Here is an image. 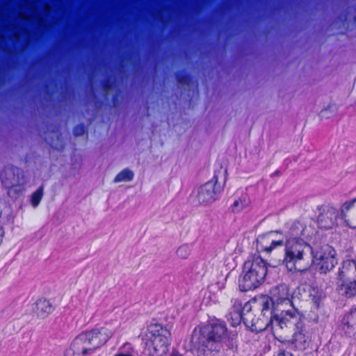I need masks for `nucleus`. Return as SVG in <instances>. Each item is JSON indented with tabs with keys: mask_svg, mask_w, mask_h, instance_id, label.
<instances>
[{
	"mask_svg": "<svg viewBox=\"0 0 356 356\" xmlns=\"http://www.w3.org/2000/svg\"><path fill=\"white\" fill-rule=\"evenodd\" d=\"M53 136L56 137V140H54L53 137L49 139L45 138V140L54 149H62L63 148V141L57 132L52 133Z\"/></svg>",
	"mask_w": 356,
	"mask_h": 356,
	"instance_id": "cd10ccee",
	"label": "nucleus"
},
{
	"mask_svg": "<svg viewBox=\"0 0 356 356\" xmlns=\"http://www.w3.org/2000/svg\"><path fill=\"white\" fill-rule=\"evenodd\" d=\"M315 230L311 226H305L297 222L291 225L285 234L286 242L293 241H305L312 238Z\"/></svg>",
	"mask_w": 356,
	"mask_h": 356,
	"instance_id": "4468645a",
	"label": "nucleus"
},
{
	"mask_svg": "<svg viewBox=\"0 0 356 356\" xmlns=\"http://www.w3.org/2000/svg\"><path fill=\"white\" fill-rule=\"evenodd\" d=\"M12 1L8 6L17 4L16 19L6 25L0 35V49L10 54L16 55L24 52L29 45L30 33L29 26H35L40 31L47 25L46 19L51 13V7L40 0H19Z\"/></svg>",
	"mask_w": 356,
	"mask_h": 356,
	"instance_id": "f257e3e1",
	"label": "nucleus"
},
{
	"mask_svg": "<svg viewBox=\"0 0 356 356\" xmlns=\"http://www.w3.org/2000/svg\"><path fill=\"white\" fill-rule=\"evenodd\" d=\"M341 213L347 225L356 228V198L342 205Z\"/></svg>",
	"mask_w": 356,
	"mask_h": 356,
	"instance_id": "dca6fc26",
	"label": "nucleus"
},
{
	"mask_svg": "<svg viewBox=\"0 0 356 356\" xmlns=\"http://www.w3.org/2000/svg\"><path fill=\"white\" fill-rule=\"evenodd\" d=\"M299 290H302L305 293L302 298L307 302L312 304V309H318L321 299V293L320 291L317 288L310 285L305 286L302 289L300 288Z\"/></svg>",
	"mask_w": 356,
	"mask_h": 356,
	"instance_id": "f3484780",
	"label": "nucleus"
},
{
	"mask_svg": "<svg viewBox=\"0 0 356 356\" xmlns=\"http://www.w3.org/2000/svg\"><path fill=\"white\" fill-rule=\"evenodd\" d=\"M2 184L8 188V194L12 198H16L23 191L25 183L23 172L14 166H7L1 174Z\"/></svg>",
	"mask_w": 356,
	"mask_h": 356,
	"instance_id": "9d476101",
	"label": "nucleus"
},
{
	"mask_svg": "<svg viewBox=\"0 0 356 356\" xmlns=\"http://www.w3.org/2000/svg\"><path fill=\"white\" fill-rule=\"evenodd\" d=\"M274 356H293L289 352H280Z\"/></svg>",
	"mask_w": 356,
	"mask_h": 356,
	"instance_id": "2f4dec72",
	"label": "nucleus"
},
{
	"mask_svg": "<svg viewBox=\"0 0 356 356\" xmlns=\"http://www.w3.org/2000/svg\"><path fill=\"white\" fill-rule=\"evenodd\" d=\"M4 232L3 227L0 225V243L1 242L2 238L3 236Z\"/></svg>",
	"mask_w": 356,
	"mask_h": 356,
	"instance_id": "473e14b6",
	"label": "nucleus"
},
{
	"mask_svg": "<svg viewBox=\"0 0 356 356\" xmlns=\"http://www.w3.org/2000/svg\"><path fill=\"white\" fill-rule=\"evenodd\" d=\"M284 238L282 237L281 244L279 245H273L266 253L269 254L270 266L276 267L281 264H285V252L283 253Z\"/></svg>",
	"mask_w": 356,
	"mask_h": 356,
	"instance_id": "6ab92c4d",
	"label": "nucleus"
},
{
	"mask_svg": "<svg viewBox=\"0 0 356 356\" xmlns=\"http://www.w3.org/2000/svg\"><path fill=\"white\" fill-rule=\"evenodd\" d=\"M179 83L181 86H188L190 83V78L188 76H184L179 79Z\"/></svg>",
	"mask_w": 356,
	"mask_h": 356,
	"instance_id": "7c9ffc66",
	"label": "nucleus"
},
{
	"mask_svg": "<svg viewBox=\"0 0 356 356\" xmlns=\"http://www.w3.org/2000/svg\"><path fill=\"white\" fill-rule=\"evenodd\" d=\"M339 292L347 297L356 296V280L348 283L341 284L339 288Z\"/></svg>",
	"mask_w": 356,
	"mask_h": 356,
	"instance_id": "5701e85b",
	"label": "nucleus"
},
{
	"mask_svg": "<svg viewBox=\"0 0 356 356\" xmlns=\"http://www.w3.org/2000/svg\"><path fill=\"white\" fill-rule=\"evenodd\" d=\"M282 237L281 234L276 231L259 235L256 241V248L258 252H267L273 245L281 244Z\"/></svg>",
	"mask_w": 356,
	"mask_h": 356,
	"instance_id": "2eb2a0df",
	"label": "nucleus"
},
{
	"mask_svg": "<svg viewBox=\"0 0 356 356\" xmlns=\"http://www.w3.org/2000/svg\"><path fill=\"white\" fill-rule=\"evenodd\" d=\"M335 250L328 244L320 246L313 253V264L321 273H326L337 264Z\"/></svg>",
	"mask_w": 356,
	"mask_h": 356,
	"instance_id": "9b49d317",
	"label": "nucleus"
},
{
	"mask_svg": "<svg viewBox=\"0 0 356 356\" xmlns=\"http://www.w3.org/2000/svg\"><path fill=\"white\" fill-rule=\"evenodd\" d=\"M250 204V200L247 194H242L238 197L232 205L234 213H240L247 208Z\"/></svg>",
	"mask_w": 356,
	"mask_h": 356,
	"instance_id": "4be33fe9",
	"label": "nucleus"
},
{
	"mask_svg": "<svg viewBox=\"0 0 356 356\" xmlns=\"http://www.w3.org/2000/svg\"><path fill=\"white\" fill-rule=\"evenodd\" d=\"M273 334L279 341L291 342L296 348L305 350L309 341V337L303 327L301 317L298 313L289 314L275 321Z\"/></svg>",
	"mask_w": 356,
	"mask_h": 356,
	"instance_id": "7ed1b4c3",
	"label": "nucleus"
},
{
	"mask_svg": "<svg viewBox=\"0 0 356 356\" xmlns=\"http://www.w3.org/2000/svg\"><path fill=\"white\" fill-rule=\"evenodd\" d=\"M343 330L348 334L356 332V309L348 314L343 320Z\"/></svg>",
	"mask_w": 356,
	"mask_h": 356,
	"instance_id": "412c9836",
	"label": "nucleus"
},
{
	"mask_svg": "<svg viewBox=\"0 0 356 356\" xmlns=\"http://www.w3.org/2000/svg\"><path fill=\"white\" fill-rule=\"evenodd\" d=\"M349 271H356V262L353 260H346L343 262L342 270L339 272V276L343 278Z\"/></svg>",
	"mask_w": 356,
	"mask_h": 356,
	"instance_id": "393cba45",
	"label": "nucleus"
},
{
	"mask_svg": "<svg viewBox=\"0 0 356 356\" xmlns=\"http://www.w3.org/2000/svg\"><path fill=\"white\" fill-rule=\"evenodd\" d=\"M43 195V187L40 186L31 196V203L34 207L40 204Z\"/></svg>",
	"mask_w": 356,
	"mask_h": 356,
	"instance_id": "c85d7f7f",
	"label": "nucleus"
},
{
	"mask_svg": "<svg viewBox=\"0 0 356 356\" xmlns=\"http://www.w3.org/2000/svg\"><path fill=\"white\" fill-rule=\"evenodd\" d=\"M86 131L85 127L83 125H77L74 129V134L76 136H82Z\"/></svg>",
	"mask_w": 356,
	"mask_h": 356,
	"instance_id": "c756f323",
	"label": "nucleus"
},
{
	"mask_svg": "<svg viewBox=\"0 0 356 356\" xmlns=\"http://www.w3.org/2000/svg\"><path fill=\"white\" fill-rule=\"evenodd\" d=\"M227 338V328L224 323H212L204 326L200 329L199 343L205 348L204 355L218 356V353L222 350L223 342Z\"/></svg>",
	"mask_w": 356,
	"mask_h": 356,
	"instance_id": "0eeeda50",
	"label": "nucleus"
},
{
	"mask_svg": "<svg viewBox=\"0 0 356 356\" xmlns=\"http://www.w3.org/2000/svg\"><path fill=\"white\" fill-rule=\"evenodd\" d=\"M285 266L290 271H305L313 264V248L305 241L285 242Z\"/></svg>",
	"mask_w": 356,
	"mask_h": 356,
	"instance_id": "39448f33",
	"label": "nucleus"
},
{
	"mask_svg": "<svg viewBox=\"0 0 356 356\" xmlns=\"http://www.w3.org/2000/svg\"><path fill=\"white\" fill-rule=\"evenodd\" d=\"M149 346L152 347L154 354L161 356L166 353L170 344V331L160 324H152L149 327Z\"/></svg>",
	"mask_w": 356,
	"mask_h": 356,
	"instance_id": "1a4fd4ad",
	"label": "nucleus"
},
{
	"mask_svg": "<svg viewBox=\"0 0 356 356\" xmlns=\"http://www.w3.org/2000/svg\"><path fill=\"white\" fill-rule=\"evenodd\" d=\"M112 330L102 327L79 334L65 350L64 356H85L92 354L113 336Z\"/></svg>",
	"mask_w": 356,
	"mask_h": 356,
	"instance_id": "20e7f679",
	"label": "nucleus"
},
{
	"mask_svg": "<svg viewBox=\"0 0 356 356\" xmlns=\"http://www.w3.org/2000/svg\"><path fill=\"white\" fill-rule=\"evenodd\" d=\"M171 356H181V355L178 353H173Z\"/></svg>",
	"mask_w": 356,
	"mask_h": 356,
	"instance_id": "72a5a7b5",
	"label": "nucleus"
},
{
	"mask_svg": "<svg viewBox=\"0 0 356 356\" xmlns=\"http://www.w3.org/2000/svg\"><path fill=\"white\" fill-rule=\"evenodd\" d=\"M266 296L270 300L269 307L275 314H279V318L298 313L291 300L287 285L281 284L273 287L270 291V296Z\"/></svg>",
	"mask_w": 356,
	"mask_h": 356,
	"instance_id": "6e6552de",
	"label": "nucleus"
},
{
	"mask_svg": "<svg viewBox=\"0 0 356 356\" xmlns=\"http://www.w3.org/2000/svg\"><path fill=\"white\" fill-rule=\"evenodd\" d=\"M221 191L216 176L210 181L200 186L197 189L196 199L200 204H210L217 199L218 194Z\"/></svg>",
	"mask_w": 356,
	"mask_h": 356,
	"instance_id": "f8f14e48",
	"label": "nucleus"
},
{
	"mask_svg": "<svg viewBox=\"0 0 356 356\" xmlns=\"http://www.w3.org/2000/svg\"><path fill=\"white\" fill-rule=\"evenodd\" d=\"M339 213L337 208L323 205L320 208L318 224L321 229H331L337 226Z\"/></svg>",
	"mask_w": 356,
	"mask_h": 356,
	"instance_id": "ddd939ff",
	"label": "nucleus"
},
{
	"mask_svg": "<svg viewBox=\"0 0 356 356\" xmlns=\"http://www.w3.org/2000/svg\"><path fill=\"white\" fill-rule=\"evenodd\" d=\"M134 173L132 170L126 168L119 172L114 179V182L130 181L134 179Z\"/></svg>",
	"mask_w": 356,
	"mask_h": 356,
	"instance_id": "b1692460",
	"label": "nucleus"
},
{
	"mask_svg": "<svg viewBox=\"0 0 356 356\" xmlns=\"http://www.w3.org/2000/svg\"><path fill=\"white\" fill-rule=\"evenodd\" d=\"M191 252V248L188 244L180 245L176 250V255L181 259H186L188 258Z\"/></svg>",
	"mask_w": 356,
	"mask_h": 356,
	"instance_id": "bb28decb",
	"label": "nucleus"
},
{
	"mask_svg": "<svg viewBox=\"0 0 356 356\" xmlns=\"http://www.w3.org/2000/svg\"><path fill=\"white\" fill-rule=\"evenodd\" d=\"M284 238L282 237L281 244L279 245H273L266 253L269 254L270 266L276 267L281 264H285V252L283 253Z\"/></svg>",
	"mask_w": 356,
	"mask_h": 356,
	"instance_id": "a211bd4d",
	"label": "nucleus"
},
{
	"mask_svg": "<svg viewBox=\"0 0 356 356\" xmlns=\"http://www.w3.org/2000/svg\"><path fill=\"white\" fill-rule=\"evenodd\" d=\"M267 263L260 256L254 255L244 263L239 286L243 291L253 290L264 280L267 274Z\"/></svg>",
	"mask_w": 356,
	"mask_h": 356,
	"instance_id": "423d86ee",
	"label": "nucleus"
},
{
	"mask_svg": "<svg viewBox=\"0 0 356 356\" xmlns=\"http://www.w3.org/2000/svg\"><path fill=\"white\" fill-rule=\"evenodd\" d=\"M337 112V106L335 104H330L321 110L318 115L321 119H329Z\"/></svg>",
	"mask_w": 356,
	"mask_h": 356,
	"instance_id": "a878e982",
	"label": "nucleus"
},
{
	"mask_svg": "<svg viewBox=\"0 0 356 356\" xmlns=\"http://www.w3.org/2000/svg\"><path fill=\"white\" fill-rule=\"evenodd\" d=\"M54 307L47 299H40L36 302V313L42 318L47 316L53 312Z\"/></svg>",
	"mask_w": 356,
	"mask_h": 356,
	"instance_id": "aec40b11",
	"label": "nucleus"
},
{
	"mask_svg": "<svg viewBox=\"0 0 356 356\" xmlns=\"http://www.w3.org/2000/svg\"><path fill=\"white\" fill-rule=\"evenodd\" d=\"M269 300L266 295H263L246 303L241 313H236V321L242 320L252 332L264 331L270 325L273 331L274 322L280 321L281 318L269 307Z\"/></svg>",
	"mask_w": 356,
	"mask_h": 356,
	"instance_id": "f03ea898",
	"label": "nucleus"
}]
</instances>
